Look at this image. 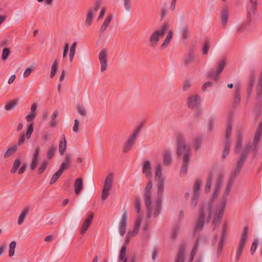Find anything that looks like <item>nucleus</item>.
I'll return each instance as SVG.
<instances>
[{
  "mask_svg": "<svg viewBox=\"0 0 262 262\" xmlns=\"http://www.w3.org/2000/svg\"><path fill=\"white\" fill-rule=\"evenodd\" d=\"M176 139L177 143V153L178 156L180 157L183 155V163L181 167L180 176H185L187 173L188 165L190 161V148L186 145L185 140L182 134L178 133L176 135Z\"/></svg>",
  "mask_w": 262,
  "mask_h": 262,
  "instance_id": "nucleus-1",
  "label": "nucleus"
},
{
  "mask_svg": "<svg viewBox=\"0 0 262 262\" xmlns=\"http://www.w3.org/2000/svg\"><path fill=\"white\" fill-rule=\"evenodd\" d=\"M156 187L157 188V197L155 204V208L153 213L154 217H157L162 210V194L164 191V184L165 180L157 181Z\"/></svg>",
  "mask_w": 262,
  "mask_h": 262,
  "instance_id": "nucleus-2",
  "label": "nucleus"
},
{
  "mask_svg": "<svg viewBox=\"0 0 262 262\" xmlns=\"http://www.w3.org/2000/svg\"><path fill=\"white\" fill-rule=\"evenodd\" d=\"M223 183V179L221 176H219L216 180V187L211 198V201L206 204V208L208 211V216L207 217V222L208 223L212 216V211L213 208V204L214 200L217 198L220 190Z\"/></svg>",
  "mask_w": 262,
  "mask_h": 262,
  "instance_id": "nucleus-3",
  "label": "nucleus"
},
{
  "mask_svg": "<svg viewBox=\"0 0 262 262\" xmlns=\"http://www.w3.org/2000/svg\"><path fill=\"white\" fill-rule=\"evenodd\" d=\"M168 27V23H165L159 30L155 31L151 34L149 40L152 47L155 48L157 46L159 40L161 37H163Z\"/></svg>",
  "mask_w": 262,
  "mask_h": 262,
  "instance_id": "nucleus-4",
  "label": "nucleus"
},
{
  "mask_svg": "<svg viewBox=\"0 0 262 262\" xmlns=\"http://www.w3.org/2000/svg\"><path fill=\"white\" fill-rule=\"evenodd\" d=\"M249 228L248 226H245L244 228L242 234L241 238L239 241V246L236 252L235 261H237L240 259L245 245L247 242V236Z\"/></svg>",
  "mask_w": 262,
  "mask_h": 262,
  "instance_id": "nucleus-5",
  "label": "nucleus"
},
{
  "mask_svg": "<svg viewBox=\"0 0 262 262\" xmlns=\"http://www.w3.org/2000/svg\"><path fill=\"white\" fill-rule=\"evenodd\" d=\"M205 205H202L199 209V216L195 224L194 234H195L198 232H200L203 228L205 224Z\"/></svg>",
  "mask_w": 262,
  "mask_h": 262,
  "instance_id": "nucleus-6",
  "label": "nucleus"
},
{
  "mask_svg": "<svg viewBox=\"0 0 262 262\" xmlns=\"http://www.w3.org/2000/svg\"><path fill=\"white\" fill-rule=\"evenodd\" d=\"M232 131V124L230 120H229L227 124L226 132V140L225 143V148L223 152L222 159H225L228 155L230 151V147L231 143L229 140Z\"/></svg>",
  "mask_w": 262,
  "mask_h": 262,
  "instance_id": "nucleus-7",
  "label": "nucleus"
},
{
  "mask_svg": "<svg viewBox=\"0 0 262 262\" xmlns=\"http://www.w3.org/2000/svg\"><path fill=\"white\" fill-rule=\"evenodd\" d=\"M142 126L141 124L139 125L135 130L133 134L129 138L127 141L125 143L123 149V152L124 153L128 152L132 149L135 142L136 139L142 128Z\"/></svg>",
  "mask_w": 262,
  "mask_h": 262,
  "instance_id": "nucleus-8",
  "label": "nucleus"
},
{
  "mask_svg": "<svg viewBox=\"0 0 262 262\" xmlns=\"http://www.w3.org/2000/svg\"><path fill=\"white\" fill-rule=\"evenodd\" d=\"M202 184V180L198 178L193 186V197L191 201V206L192 208L196 206L200 196V190Z\"/></svg>",
  "mask_w": 262,
  "mask_h": 262,
  "instance_id": "nucleus-9",
  "label": "nucleus"
},
{
  "mask_svg": "<svg viewBox=\"0 0 262 262\" xmlns=\"http://www.w3.org/2000/svg\"><path fill=\"white\" fill-rule=\"evenodd\" d=\"M262 134V122H260L256 130L254 138V140L252 145H246L247 147L252 151L257 150V146L258 142L260 140V136Z\"/></svg>",
  "mask_w": 262,
  "mask_h": 262,
  "instance_id": "nucleus-10",
  "label": "nucleus"
},
{
  "mask_svg": "<svg viewBox=\"0 0 262 262\" xmlns=\"http://www.w3.org/2000/svg\"><path fill=\"white\" fill-rule=\"evenodd\" d=\"M33 125V123L28 124L26 133H23L19 137L17 144H16L17 147L24 144L26 138L28 140L31 138L34 130Z\"/></svg>",
  "mask_w": 262,
  "mask_h": 262,
  "instance_id": "nucleus-11",
  "label": "nucleus"
},
{
  "mask_svg": "<svg viewBox=\"0 0 262 262\" xmlns=\"http://www.w3.org/2000/svg\"><path fill=\"white\" fill-rule=\"evenodd\" d=\"M107 52L105 49H102L99 54V59L101 64L100 71L101 72L105 71L107 67Z\"/></svg>",
  "mask_w": 262,
  "mask_h": 262,
  "instance_id": "nucleus-12",
  "label": "nucleus"
},
{
  "mask_svg": "<svg viewBox=\"0 0 262 262\" xmlns=\"http://www.w3.org/2000/svg\"><path fill=\"white\" fill-rule=\"evenodd\" d=\"M152 188V183L150 180L147 184L144 193V204L149 205L150 202H151V189Z\"/></svg>",
  "mask_w": 262,
  "mask_h": 262,
  "instance_id": "nucleus-13",
  "label": "nucleus"
},
{
  "mask_svg": "<svg viewBox=\"0 0 262 262\" xmlns=\"http://www.w3.org/2000/svg\"><path fill=\"white\" fill-rule=\"evenodd\" d=\"M249 4L247 7V20L250 22L251 20V16L254 14L257 9V2L256 1L249 0Z\"/></svg>",
  "mask_w": 262,
  "mask_h": 262,
  "instance_id": "nucleus-14",
  "label": "nucleus"
},
{
  "mask_svg": "<svg viewBox=\"0 0 262 262\" xmlns=\"http://www.w3.org/2000/svg\"><path fill=\"white\" fill-rule=\"evenodd\" d=\"M127 213L126 211L123 212L122 215L121 221L119 224V232L121 236H123L126 230L127 226Z\"/></svg>",
  "mask_w": 262,
  "mask_h": 262,
  "instance_id": "nucleus-15",
  "label": "nucleus"
},
{
  "mask_svg": "<svg viewBox=\"0 0 262 262\" xmlns=\"http://www.w3.org/2000/svg\"><path fill=\"white\" fill-rule=\"evenodd\" d=\"M201 99L198 95L191 96L188 99L187 104L189 108L192 109L199 106Z\"/></svg>",
  "mask_w": 262,
  "mask_h": 262,
  "instance_id": "nucleus-16",
  "label": "nucleus"
},
{
  "mask_svg": "<svg viewBox=\"0 0 262 262\" xmlns=\"http://www.w3.org/2000/svg\"><path fill=\"white\" fill-rule=\"evenodd\" d=\"M94 213L93 212H91L88 218L85 219L84 222L82 225L81 230H80V233L81 234L83 235L84 234L87 230L88 229L89 226H90L91 224L92 223L93 218H94Z\"/></svg>",
  "mask_w": 262,
  "mask_h": 262,
  "instance_id": "nucleus-17",
  "label": "nucleus"
},
{
  "mask_svg": "<svg viewBox=\"0 0 262 262\" xmlns=\"http://www.w3.org/2000/svg\"><path fill=\"white\" fill-rule=\"evenodd\" d=\"M235 91L234 94V101L233 106L235 108L241 102V85L239 83L236 84L235 86Z\"/></svg>",
  "mask_w": 262,
  "mask_h": 262,
  "instance_id": "nucleus-18",
  "label": "nucleus"
},
{
  "mask_svg": "<svg viewBox=\"0 0 262 262\" xmlns=\"http://www.w3.org/2000/svg\"><path fill=\"white\" fill-rule=\"evenodd\" d=\"M221 23L224 28H225L228 20L229 11L227 7H225L221 9Z\"/></svg>",
  "mask_w": 262,
  "mask_h": 262,
  "instance_id": "nucleus-19",
  "label": "nucleus"
},
{
  "mask_svg": "<svg viewBox=\"0 0 262 262\" xmlns=\"http://www.w3.org/2000/svg\"><path fill=\"white\" fill-rule=\"evenodd\" d=\"M194 58L195 57L194 55V48L192 47L190 49H189L188 55L184 57V63L186 66H188L190 64L194 61Z\"/></svg>",
  "mask_w": 262,
  "mask_h": 262,
  "instance_id": "nucleus-20",
  "label": "nucleus"
},
{
  "mask_svg": "<svg viewBox=\"0 0 262 262\" xmlns=\"http://www.w3.org/2000/svg\"><path fill=\"white\" fill-rule=\"evenodd\" d=\"M246 159L244 158H242L239 157V158L237 162V165L236 168L234 172H232L231 174V176H234V177L236 178V177L241 172L242 166L244 164V162L246 161Z\"/></svg>",
  "mask_w": 262,
  "mask_h": 262,
  "instance_id": "nucleus-21",
  "label": "nucleus"
},
{
  "mask_svg": "<svg viewBox=\"0 0 262 262\" xmlns=\"http://www.w3.org/2000/svg\"><path fill=\"white\" fill-rule=\"evenodd\" d=\"M151 167L150 162L149 160L145 161L142 169V172L145 174L147 178H149L151 176Z\"/></svg>",
  "mask_w": 262,
  "mask_h": 262,
  "instance_id": "nucleus-22",
  "label": "nucleus"
},
{
  "mask_svg": "<svg viewBox=\"0 0 262 262\" xmlns=\"http://www.w3.org/2000/svg\"><path fill=\"white\" fill-rule=\"evenodd\" d=\"M224 213L223 209H219V211H216L212 221V224L214 226H217L219 225L222 220Z\"/></svg>",
  "mask_w": 262,
  "mask_h": 262,
  "instance_id": "nucleus-23",
  "label": "nucleus"
},
{
  "mask_svg": "<svg viewBox=\"0 0 262 262\" xmlns=\"http://www.w3.org/2000/svg\"><path fill=\"white\" fill-rule=\"evenodd\" d=\"M75 193L79 195L83 188V180L81 178L77 179L74 183Z\"/></svg>",
  "mask_w": 262,
  "mask_h": 262,
  "instance_id": "nucleus-24",
  "label": "nucleus"
},
{
  "mask_svg": "<svg viewBox=\"0 0 262 262\" xmlns=\"http://www.w3.org/2000/svg\"><path fill=\"white\" fill-rule=\"evenodd\" d=\"M185 247L184 245H181L179 248L178 254L176 257L174 262H184V253Z\"/></svg>",
  "mask_w": 262,
  "mask_h": 262,
  "instance_id": "nucleus-25",
  "label": "nucleus"
},
{
  "mask_svg": "<svg viewBox=\"0 0 262 262\" xmlns=\"http://www.w3.org/2000/svg\"><path fill=\"white\" fill-rule=\"evenodd\" d=\"M235 179V178L234 177V176H230V177L228 180L227 185L226 187L224 193L223 194V196H225V198H227V196L229 194L231 189V187L232 186V184H233Z\"/></svg>",
  "mask_w": 262,
  "mask_h": 262,
  "instance_id": "nucleus-26",
  "label": "nucleus"
},
{
  "mask_svg": "<svg viewBox=\"0 0 262 262\" xmlns=\"http://www.w3.org/2000/svg\"><path fill=\"white\" fill-rule=\"evenodd\" d=\"M172 36H173L172 31H171V30L169 31L166 38L164 39L163 43L161 45V46L160 47L161 49H162V50L165 49L168 47L171 39L172 38Z\"/></svg>",
  "mask_w": 262,
  "mask_h": 262,
  "instance_id": "nucleus-27",
  "label": "nucleus"
},
{
  "mask_svg": "<svg viewBox=\"0 0 262 262\" xmlns=\"http://www.w3.org/2000/svg\"><path fill=\"white\" fill-rule=\"evenodd\" d=\"M171 164V152L168 150H166L163 154V164L166 166Z\"/></svg>",
  "mask_w": 262,
  "mask_h": 262,
  "instance_id": "nucleus-28",
  "label": "nucleus"
},
{
  "mask_svg": "<svg viewBox=\"0 0 262 262\" xmlns=\"http://www.w3.org/2000/svg\"><path fill=\"white\" fill-rule=\"evenodd\" d=\"M67 148V142L64 135L62 136V139L60 141L59 145V152L61 155H63Z\"/></svg>",
  "mask_w": 262,
  "mask_h": 262,
  "instance_id": "nucleus-29",
  "label": "nucleus"
},
{
  "mask_svg": "<svg viewBox=\"0 0 262 262\" xmlns=\"http://www.w3.org/2000/svg\"><path fill=\"white\" fill-rule=\"evenodd\" d=\"M112 18H113L112 15H110L107 16L104 21L103 22V23L102 25V26L100 28V33H103L104 31L107 29V28L108 27V26L110 25V23L111 20L112 19Z\"/></svg>",
  "mask_w": 262,
  "mask_h": 262,
  "instance_id": "nucleus-30",
  "label": "nucleus"
},
{
  "mask_svg": "<svg viewBox=\"0 0 262 262\" xmlns=\"http://www.w3.org/2000/svg\"><path fill=\"white\" fill-rule=\"evenodd\" d=\"M113 180V173L108 174L105 179L103 187L112 189Z\"/></svg>",
  "mask_w": 262,
  "mask_h": 262,
  "instance_id": "nucleus-31",
  "label": "nucleus"
},
{
  "mask_svg": "<svg viewBox=\"0 0 262 262\" xmlns=\"http://www.w3.org/2000/svg\"><path fill=\"white\" fill-rule=\"evenodd\" d=\"M58 68V59H55L54 61H53L52 68H51V71L50 75V77L51 78H53L55 75H56L57 70Z\"/></svg>",
  "mask_w": 262,
  "mask_h": 262,
  "instance_id": "nucleus-32",
  "label": "nucleus"
},
{
  "mask_svg": "<svg viewBox=\"0 0 262 262\" xmlns=\"http://www.w3.org/2000/svg\"><path fill=\"white\" fill-rule=\"evenodd\" d=\"M93 19V12L91 9L88 10L86 13V18L85 21V26L89 27L91 25Z\"/></svg>",
  "mask_w": 262,
  "mask_h": 262,
  "instance_id": "nucleus-33",
  "label": "nucleus"
},
{
  "mask_svg": "<svg viewBox=\"0 0 262 262\" xmlns=\"http://www.w3.org/2000/svg\"><path fill=\"white\" fill-rule=\"evenodd\" d=\"M243 142V136L242 132H239L237 135L236 142V148L235 152H237L242 147Z\"/></svg>",
  "mask_w": 262,
  "mask_h": 262,
  "instance_id": "nucleus-34",
  "label": "nucleus"
},
{
  "mask_svg": "<svg viewBox=\"0 0 262 262\" xmlns=\"http://www.w3.org/2000/svg\"><path fill=\"white\" fill-rule=\"evenodd\" d=\"M255 77L253 74H252L249 79V81L247 88V95L248 96H250L252 90V88L254 83Z\"/></svg>",
  "mask_w": 262,
  "mask_h": 262,
  "instance_id": "nucleus-35",
  "label": "nucleus"
},
{
  "mask_svg": "<svg viewBox=\"0 0 262 262\" xmlns=\"http://www.w3.org/2000/svg\"><path fill=\"white\" fill-rule=\"evenodd\" d=\"M161 180H165L164 178L162 177V170L160 164L156 166L155 172V180L160 181Z\"/></svg>",
  "mask_w": 262,
  "mask_h": 262,
  "instance_id": "nucleus-36",
  "label": "nucleus"
},
{
  "mask_svg": "<svg viewBox=\"0 0 262 262\" xmlns=\"http://www.w3.org/2000/svg\"><path fill=\"white\" fill-rule=\"evenodd\" d=\"M17 149V145H14L9 147L6 151L4 153V157L5 158L9 157L11 155L15 152Z\"/></svg>",
  "mask_w": 262,
  "mask_h": 262,
  "instance_id": "nucleus-37",
  "label": "nucleus"
},
{
  "mask_svg": "<svg viewBox=\"0 0 262 262\" xmlns=\"http://www.w3.org/2000/svg\"><path fill=\"white\" fill-rule=\"evenodd\" d=\"M28 208H26L23 210L21 211L18 220V225H20L23 223L24 219H25L27 215L28 214Z\"/></svg>",
  "mask_w": 262,
  "mask_h": 262,
  "instance_id": "nucleus-38",
  "label": "nucleus"
},
{
  "mask_svg": "<svg viewBox=\"0 0 262 262\" xmlns=\"http://www.w3.org/2000/svg\"><path fill=\"white\" fill-rule=\"evenodd\" d=\"M56 147L54 145H51L47 153V157L48 159L50 160L53 158L54 156V154L56 151Z\"/></svg>",
  "mask_w": 262,
  "mask_h": 262,
  "instance_id": "nucleus-39",
  "label": "nucleus"
},
{
  "mask_svg": "<svg viewBox=\"0 0 262 262\" xmlns=\"http://www.w3.org/2000/svg\"><path fill=\"white\" fill-rule=\"evenodd\" d=\"M76 46H77V42L75 41L73 43V44L70 48V54H69V58H70V62H72L73 60L74 55L75 54Z\"/></svg>",
  "mask_w": 262,
  "mask_h": 262,
  "instance_id": "nucleus-40",
  "label": "nucleus"
},
{
  "mask_svg": "<svg viewBox=\"0 0 262 262\" xmlns=\"http://www.w3.org/2000/svg\"><path fill=\"white\" fill-rule=\"evenodd\" d=\"M212 182V175L209 173L207 178L206 185L205 187V191L208 192L210 191Z\"/></svg>",
  "mask_w": 262,
  "mask_h": 262,
  "instance_id": "nucleus-41",
  "label": "nucleus"
},
{
  "mask_svg": "<svg viewBox=\"0 0 262 262\" xmlns=\"http://www.w3.org/2000/svg\"><path fill=\"white\" fill-rule=\"evenodd\" d=\"M202 141L203 138L202 136H199L196 137L194 140V148L195 150H198L200 148Z\"/></svg>",
  "mask_w": 262,
  "mask_h": 262,
  "instance_id": "nucleus-42",
  "label": "nucleus"
},
{
  "mask_svg": "<svg viewBox=\"0 0 262 262\" xmlns=\"http://www.w3.org/2000/svg\"><path fill=\"white\" fill-rule=\"evenodd\" d=\"M17 104L18 102L16 100L8 102L5 106V108L7 111H10L15 107Z\"/></svg>",
  "mask_w": 262,
  "mask_h": 262,
  "instance_id": "nucleus-43",
  "label": "nucleus"
},
{
  "mask_svg": "<svg viewBox=\"0 0 262 262\" xmlns=\"http://www.w3.org/2000/svg\"><path fill=\"white\" fill-rule=\"evenodd\" d=\"M198 244H199V239H197L196 241V243L191 251L190 256V258H189L188 262H192V261L194 259V257L196 252Z\"/></svg>",
  "mask_w": 262,
  "mask_h": 262,
  "instance_id": "nucleus-44",
  "label": "nucleus"
},
{
  "mask_svg": "<svg viewBox=\"0 0 262 262\" xmlns=\"http://www.w3.org/2000/svg\"><path fill=\"white\" fill-rule=\"evenodd\" d=\"M181 33L183 39H188L189 38V30L187 27H184L182 28Z\"/></svg>",
  "mask_w": 262,
  "mask_h": 262,
  "instance_id": "nucleus-45",
  "label": "nucleus"
},
{
  "mask_svg": "<svg viewBox=\"0 0 262 262\" xmlns=\"http://www.w3.org/2000/svg\"><path fill=\"white\" fill-rule=\"evenodd\" d=\"M208 77L210 79L217 81L220 78V74L217 72L211 71L208 72Z\"/></svg>",
  "mask_w": 262,
  "mask_h": 262,
  "instance_id": "nucleus-46",
  "label": "nucleus"
},
{
  "mask_svg": "<svg viewBox=\"0 0 262 262\" xmlns=\"http://www.w3.org/2000/svg\"><path fill=\"white\" fill-rule=\"evenodd\" d=\"M59 114L58 112L56 110L54 112L51 117V121L50 123V125L51 127H54L56 125V122L55 121V119L57 117Z\"/></svg>",
  "mask_w": 262,
  "mask_h": 262,
  "instance_id": "nucleus-47",
  "label": "nucleus"
},
{
  "mask_svg": "<svg viewBox=\"0 0 262 262\" xmlns=\"http://www.w3.org/2000/svg\"><path fill=\"white\" fill-rule=\"evenodd\" d=\"M141 199L140 197H137L135 199V207L136 210V211L138 213H139L141 210Z\"/></svg>",
  "mask_w": 262,
  "mask_h": 262,
  "instance_id": "nucleus-48",
  "label": "nucleus"
},
{
  "mask_svg": "<svg viewBox=\"0 0 262 262\" xmlns=\"http://www.w3.org/2000/svg\"><path fill=\"white\" fill-rule=\"evenodd\" d=\"M126 245H124L121 247V250L120 252L119 256V261H122L123 259H124L125 258V254H126Z\"/></svg>",
  "mask_w": 262,
  "mask_h": 262,
  "instance_id": "nucleus-49",
  "label": "nucleus"
},
{
  "mask_svg": "<svg viewBox=\"0 0 262 262\" xmlns=\"http://www.w3.org/2000/svg\"><path fill=\"white\" fill-rule=\"evenodd\" d=\"M258 239L257 238L254 239L250 248V253L251 254V255H253L255 252L256 250L258 247Z\"/></svg>",
  "mask_w": 262,
  "mask_h": 262,
  "instance_id": "nucleus-50",
  "label": "nucleus"
},
{
  "mask_svg": "<svg viewBox=\"0 0 262 262\" xmlns=\"http://www.w3.org/2000/svg\"><path fill=\"white\" fill-rule=\"evenodd\" d=\"M61 175V173H60V172H59L58 171L56 172L51 177L50 181V184L51 185L54 184L57 181V180L59 179Z\"/></svg>",
  "mask_w": 262,
  "mask_h": 262,
  "instance_id": "nucleus-51",
  "label": "nucleus"
},
{
  "mask_svg": "<svg viewBox=\"0 0 262 262\" xmlns=\"http://www.w3.org/2000/svg\"><path fill=\"white\" fill-rule=\"evenodd\" d=\"M48 165V162L47 161H44L41 164L39 168L37 170V173L38 174H41L46 169L47 166Z\"/></svg>",
  "mask_w": 262,
  "mask_h": 262,
  "instance_id": "nucleus-52",
  "label": "nucleus"
},
{
  "mask_svg": "<svg viewBox=\"0 0 262 262\" xmlns=\"http://www.w3.org/2000/svg\"><path fill=\"white\" fill-rule=\"evenodd\" d=\"M10 54V50L8 48H5L3 49L2 55V59L3 60H6Z\"/></svg>",
  "mask_w": 262,
  "mask_h": 262,
  "instance_id": "nucleus-53",
  "label": "nucleus"
},
{
  "mask_svg": "<svg viewBox=\"0 0 262 262\" xmlns=\"http://www.w3.org/2000/svg\"><path fill=\"white\" fill-rule=\"evenodd\" d=\"M225 67V61L224 59H223L221 61L219 62L218 67L216 70V72L217 73L220 74L223 70H224V68Z\"/></svg>",
  "mask_w": 262,
  "mask_h": 262,
  "instance_id": "nucleus-54",
  "label": "nucleus"
},
{
  "mask_svg": "<svg viewBox=\"0 0 262 262\" xmlns=\"http://www.w3.org/2000/svg\"><path fill=\"white\" fill-rule=\"evenodd\" d=\"M111 189L108 188H105V187L103 188L102 196H101V199L103 200H105L107 198V197L109 195V191Z\"/></svg>",
  "mask_w": 262,
  "mask_h": 262,
  "instance_id": "nucleus-55",
  "label": "nucleus"
},
{
  "mask_svg": "<svg viewBox=\"0 0 262 262\" xmlns=\"http://www.w3.org/2000/svg\"><path fill=\"white\" fill-rule=\"evenodd\" d=\"M151 202H150L149 205H147L145 204L146 209L147 210V215L146 218L147 220L149 219L151 215V212H152V207L151 206Z\"/></svg>",
  "mask_w": 262,
  "mask_h": 262,
  "instance_id": "nucleus-56",
  "label": "nucleus"
},
{
  "mask_svg": "<svg viewBox=\"0 0 262 262\" xmlns=\"http://www.w3.org/2000/svg\"><path fill=\"white\" fill-rule=\"evenodd\" d=\"M167 14V9L166 5L162 7L160 10L161 20H163Z\"/></svg>",
  "mask_w": 262,
  "mask_h": 262,
  "instance_id": "nucleus-57",
  "label": "nucleus"
},
{
  "mask_svg": "<svg viewBox=\"0 0 262 262\" xmlns=\"http://www.w3.org/2000/svg\"><path fill=\"white\" fill-rule=\"evenodd\" d=\"M76 108L77 110V111H78V113L81 115V116H86V112L85 111V110L81 106H80V105H78L76 107Z\"/></svg>",
  "mask_w": 262,
  "mask_h": 262,
  "instance_id": "nucleus-58",
  "label": "nucleus"
},
{
  "mask_svg": "<svg viewBox=\"0 0 262 262\" xmlns=\"http://www.w3.org/2000/svg\"><path fill=\"white\" fill-rule=\"evenodd\" d=\"M123 1L125 10L129 12L131 10V0H123Z\"/></svg>",
  "mask_w": 262,
  "mask_h": 262,
  "instance_id": "nucleus-59",
  "label": "nucleus"
},
{
  "mask_svg": "<svg viewBox=\"0 0 262 262\" xmlns=\"http://www.w3.org/2000/svg\"><path fill=\"white\" fill-rule=\"evenodd\" d=\"M210 45L208 41H206L204 43L203 48V53L204 55H207L209 49Z\"/></svg>",
  "mask_w": 262,
  "mask_h": 262,
  "instance_id": "nucleus-60",
  "label": "nucleus"
},
{
  "mask_svg": "<svg viewBox=\"0 0 262 262\" xmlns=\"http://www.w3.org/2000/svg\"><path fill=\"white\" fill-rule=\"evenodd\" d=\"M250 149L247 147V145H246L244 150L243 151L242 153L240 155V157L242 158H244L245 159H247L248 155L250 152Z\"/></svg>",
  "mask_w": 262,
  "mask_h": 262,
  "instance_id": "nucleus-61",
  "label": "nucleus"
},
{
  "mask_svg": "<svg viewBox=\"0 0 262 262\" xmlns=\"http://www.w3.org/2000/svg\"><path fill=\"white\" fill-rule=\"evenodd\" d=\"M179 231V227L178 226H175L172 229V234L171 238L172 239H175L178 235Z\"/></svg>",
  "mask_w": 262,
  "mask_h": 262,
  "instance_id": "nucleus-62",
  "label": "nucleus"
},
{
  "mask_svg": "<svg viewBox=\"0 0 262 262\" xmlns=\"http://www.w3.org/2000/svg\"><path fill=\"white\" fill-rule=\"evenodd\" d=\"M68 168V164L63 162L62 163L60 166V168L58 170L60 173H62L64 170H67Z\"/></svg>",
  "mask_w": 262,
  "mask_h": 262,
  "instance_id": "nucleus-63",
  "label": "nucleus"
},
{
  "mask_svg": "<svg viewBox=\"0 0 262 262\" xmlns=\"http://www.w3.org/2000/svg\"><path fill=\"white\" fill-rule=\"evenodd\" d=\"M102 3L101 0H97L94 4V7H93V12H96L100 8Z\"/></svg>",
  "mask_w": 262,
  "mask_h": 262,
  "instance_id": "nucleus-64",
  "label": "nucleus"
}]
</instances>
